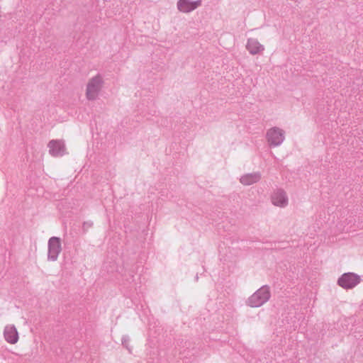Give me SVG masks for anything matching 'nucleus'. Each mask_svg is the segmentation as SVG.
<instances>
[{"label":"nucleus","instance_id":"nucleus-1","mask_svg":"<svg viewBox=\"0 0 363 363\" xmlns=\"http://www.w3.org/2000/svg\"><path fill=\"white\" fill-rule=\"evenodd\" d=\"M269 297V289L267 286H262L250 297L249 305L251 307H259L267 302Z\"/></svg>","mask_w":363,"mask_h":363},{"label":"nucleus","instance_id":"nucleus-2","mask_svg":"<svg viewBox=\"0 0 363 363\" xmlns=\"http://www.w3.org/2000/svg\"><path fill=\"white\" fill-rule=\"evenodd\" d=\"M102 79L99 75L89 80L86 89V96L87 99L94 100L96 98L102 86Z\"/></svg>","mask_w":363,"mask_h":363},{"label":"nucleus","instance_id":"nucleus-3","mask_svg":"<svg viewBox=\"0 0 363 363\" xmlns=\"http://www.w3.org/2000/svg\"><path fill=\"white\" fill-rule=\"evenodd\" d=\"M361 279L359 276L354 273L347 272L343 274L337 280V284L343 289H349L356 286Z\"/></svg>","mask_w":363,"mask_h":363},{"label":"nucleus","instance_id":"nucleus-4","mask_svg":"<svg viewBox=\"0 0 363 363\" xmlns=\"http://www.w3.org/2000/svg\"><path fill=\"white\" fill-rule=\"evenodd\" d=\"M266 137L269 145L278 146L284 140V133L281 129L274 127L267 130Z\"/></svg>","mask_w":363,"mask_h":363},{"label":"nucleus","instance_id":"nucleus-5","mask_svg":"<svg viewBox=\"0 0 363 363\" xmlns=\"http://www.w3.org/2000/svg\"><path fill=\"white\" fill-rule=\"evenodd\" d=\"M49 153L52 157H62L66 152V147L62 140H51L48 144Z\"/></svg>","mask_w":363,"mask_h":363},{"label":"nucleus","instance_id":"nucleus-6","mask_svg":"<svg viewBox=\"0 0 363 363\" xmlns=\"http://www.w3.org/2000/svg\"><path fill=\"white\" fill-rule=\"evenodd\" d=\"M61 250L60 241L57 238H52L49 240V258L54 261L57 259Z\"/></svg>","mask_w":363,"mask_h":363},{"label":"nucleus","instance_id":"nucleus-7","mask_svg":"<svg viewBox=\"0 0 363 363\" xmlns=\"http://www.w3.org/2000/svg\"><path fill=\"white\" fill-rule=\"evenodd\" d=\"M4 335L6 340L10 344H16L18 341L17 329L13 325H9L5 327Z\"/></svg>","mask_w":363,"mask_h":363},{"label":"nucleus","instance_id":"nucleus-8","mask_svg":"<svg viewBox=\"0 0 363 363\" xmlns=\"http://www.w3.org/2000/svg\"><path fill=\"white\" fill-rule=\"evenodd\" d=\"M200 4V1L179 0L177 3V8L182 12L188 13L196 9Z\"/></svg>","mask_w":363,"mask_h":363},{"label":"nucleus","instance_id":"nucleus-9","mask_svg":"<svg viewBox=\"0 0 363 363\" xmlns=\"http://www.w3.org/2000/svg\"><path fill=\"white\" fill-rule=\"evenodd\" d=\"M272 202L274 206L284 207L288 203L285 193L282 191H277L272 195Z\"/></svg>","mask_w":363,"mask_h":363},{"label":"nucleus","instance_id":"nucleus-10","mask_svg":"<svg viewBox=\"0 0 363 363\" xmlns=\"http://www.w3.org/2000/svg\"><path fill=\"white\" fill-rule=\"evenodd\" d=\"M247 48L250 52L252 55L257 54L263 50V46L255 39H250L248 40Z\"/></svg>","mask_w":363,"mask_h":363},{"label":"nucleus","instance_id":"nucleus-11","mask_svg":"<svg viewBox=\"0 0 363 363\" xmlns=\"http://www.w3.org/2000/svg\"><path fill=\"white\" fill-rule=\"evenodd\" d=\"M259 179V176L257 174H246L241 177L240 182L244 185H251L256 183Z\"/></svg>","mask_w":363,"mask_h":363}]
</instances>
